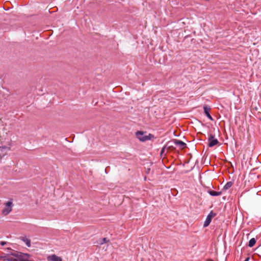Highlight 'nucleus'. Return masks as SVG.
<instances>
[{"label": "nucleus", "instance_id": "f257e3e1", "mask_svg": "<svg viewBox=\"0 0 261 261\" xmlns=\"http://www.w3.org/2000/svg\"><path fill=\"white\" fill-rule=\"evenodd\" d=\"M136 136L137 138L141 142H145L147 140H151L154 138V136L151 134L146 135V132L142 131H137L136 132Z\"/></svg>", "mask_w": 261, "mask_h": 261}, {"label": "nucleus", "instance_id": "f03ea898", "mask_svg": "<svg viewBox=\"0 0 261 261\" xmlns=\"http://www.w3.org/2000/svg\"><path fill=\"white\" fill-rule=\"evenodd\" d=\"M4 208L2 211V214L3 216L8 215L12 210V208L14 206L13 203L12 199L7 201L4 203Z\"/></svg>", "mask_w": 261, "mask_h": 261}, {"label": "nucleus", "instance_id": "7ed1b4c3", "mask_svg": "<svg viewBox=\"0 0 261 261\" xmlns=\"http://www.w3.org/2000/svg\"><path fill=\"white\" fill-rule=\"evenodd\" d=\"M216 215V214L214 213L213 211H211L207 216L206 219L204 222L203 227L208 226L211 223L213 218Z\"/></svg>", "mask_w": 261, "mask_h": 261}, {"label": "nucleus", "instance_id": "20e7f679", "mask_svg": "<svg viewBox=\"0 0 261 261\" xmlns=\"http://www.w3.org/2000/svg\"><path fill=\"white\" fill-rule=\"evenodd\" d=\"M219 143L217 139L215 138V136L211 134L208 138V146L212 147Z\"/></svg>", "mask_w": 261, "mask_h": 261}, {"label": "nucleus", "instance_id": "39448f33", "mask_svg": "<svg viewBox=\"0 0 261 261\" xmlns=\"http://www.w3.org/2000/svg\"><path fill=\"white\" fill-rule=\"evenodd\" d=\"M210 110H211V108L208 106L205 105L203 106V111H204V114L210 120L213 121L214 119L210 114Z\"/></svg>", "mask_w": 261, "mask_h": 261}, {"label": "nucleus", "instance_id": "423d86ee", "mask_svg": "<svg viewBox=\"0 0 261 261\" xmlns=\"http://www.w3.org/2000/svg\"><path fill=\"white\" fill-rule=\"evenodd\" d=\"M31 255L28 253H22L19 256V258L18 261H34L32 259H30Z\"/></svg>", "mask_w": 261, "mask_h": 261}, {"label": "nucleus", "instance_id": "0eeeda50", "mask_svg": "<svg viewBox=\"0 0 261 261\" xmlns=\"http://www.w3.org/2000/svg\"><path fill=\"white\" fill-rule=\"evenodd\" d=\"M8 250H11L10 252H9L8 253V255H12V256H15L16 257V260H18V259L19 258V256L20 255H21L22 253L21 252H18V251H15V250H12L11 248H7Z\"/></svg>", "mask_w": 261, "mask_h": 261}, {"label": "nucleus", "instance_id": "6e6552de", "mask_svg": "<svg viewBox=\"0 0 261 261\" xmlns=\"http://www.w3.org/2000/svg\"><path fill=\"white\" fill-rule=\"evenodd\" d=\"M48 260L50 261H62L61 257L57 256L56 254H52L48 257Z\"/></svg>", "mask_w": 261, "mask_h": 261}, {"label": "nucleus", "instance_id": "1a4fd4ad", "mask_svg": "<svg viewBox=\"0 0 261 261\" xmlns=\"http://www.w3.org/2000/svg\"><path fill=\"white\" fill-rule=\"evenodd\" d=\"M20 240L22 241L26 245L27 247H31V245L30 239L26 238L25 237H20Z\"/></svg>", "mask_w": 261, "mask_h": 261}, {"label": "nucleus", "instance_id": "9d476101", "mask_svg": "<svg viewBox=\"0 0 261 261\" xmlns=\"http://www.w3.org/2000/svg\"><path fill=\"white\" fill-rule=\"evenodd\" d=\"M173 142L175 145L179 146L182 148L185 147L187 146L186 143L180 140L174 139L173 140Z\"/></svg>", "mask_w": 261, "mask_h": 261}, {"label": "nucleus", "instance_id": "9b49d317", "mask_svg": "<svg viewBox=\"0 0 261 261\" xmlns=\"http://www.w3.org/2000/svg\"><path fill=\"white\" fill-rule=\"evenodd\" d=\"M207 193L212 196H218L222 194V192H217L214 190H209L207 191Z\"/></svg>", "mask_w": 261, "mask_h": 261}, {"label": "nucleus", "instance_id": "f8f14e48", "mask_svg": "<svg viewBox=\"0 0 261 261\" xmlns=\"http://www.w3.org/2000/svg\"><path fill=\"white\" fill-rule=\"evenodd\" d=\"M233 185V182L232 181H228L227 182L225 185L224 186L222 190L223 191H226L229 188H230Z\"/></svg>", "mask_w": 261, "mask_h": 261}, {"label": "nucleus", "instance_id": "ddd939ff", "mask_svg": "<svg viewBox=\"0 0 261 261\" xmlns=\"http://www.w3.org/2000/svg\"><path fill=\"white\" fill-rule=\"evenodd\" d=\"M256 242V241L255 238H251L249 241L248 245V246L249 247H252L255 244Z\"/></svg>", "mask_w": 261, "mask_h": 261}, {"label": "nucleus", "instance_id": "4468645a", "mask_svg": "<svg viewBox=\"0 0 261 261\" xmlns=\"http://www.w3.org/2000/svg\"><path fill=\"white\" fill-rule=\"evenodd\" d=\"M0 258H3L4 260L7 261H13V259L12 258H9L7 256H1Z\"/></svg>", "mask_w": 261, "mask_h": 261}, {"label": "nucleus", "instance_id": "2eb2a0df", "mask_svg": "<svg viewBox=\"0 0 261 261\" xmlns=\"http://www.w3.org/2000/svg\"><path fill=\"white\" fill-rule=\"evenodd\" d=\"M6 148H8L9 150H10V147H8L7 146H0V149H6Z\"/></svg>", "mask_w": 261, "mask_h": 261}, {"label": "nucleus", "instance_id": "dca6fc26", "mask_svg": "<svg viewBox=\"0 0 261 261\" xmlns=\"http://www.w3.org/2000/svg\"><path fill=\"white\" fill-rule=\"evenodd\" d=\"M107 238H103L102 240V242L101 243V244H103V243H106L107 242Z\"/></svg>", "mask_w": 261, "mask_h": 261}, {"label": "nucleus", "instance_id": "f3484780", "mask_svg": "<svg viewBox=\"0 0 261 261\" xmlns=\"http://www.w3.org/2000/svg\"><path fill=\"white\" fill-rule=\"evenodd\" d=\"M7 244L6 242L5 241H1L0 242V245L2 246H4Z\"/></svg>", "mask_w": 261, "mask_h": 261}, {"label": "nucleus", "instance_id": "a211bd4d", "mask_svg": "<svg viewBox=\"0 0 261 261\" xmlns=\"http://www.w3.org/2000/svg\"><path fill=\"white\" fill-rule=\"evenodd\" d=\"M249 259H250V257H248L246 258V259L244 261H249Z\"/></svg>", "mask_w": 261, "mask_h": 261}, {"label": "nucleus", "instance_id": "6ab92c4d", "mask_svg": "<svg viewBox=\"0 0 261 261\" xmlns=\"http://www.w3.org/2000/svg\"><path fill=\"white\" fill-rule=\"evenodd\" d=\"M164 150V148H163V149H162L161 151V154H162L163 153Z\"/></svg>", "mask_w": 261, "mask_h": 261}, {"label": "nucleus", "instance_id": "aec40b11", "mask_svg": "<svg viewBox=\"0 0 261 261\" xmlns=\"http://www.w3.org/2000/svg\"><path fill=\"white\" fill-rule=\"evenodd\" d=\"M150 170V168L147 169V171H146L147 173L149 172Z\"/></svg>", "mask_w": 261, "mask_h": 261}, {"label": "nucleus", "instance_id": "412c9836", "mask_svg": "<svg viewBox=\"0 0 261 261\" xmlns=\"http://www.w3.org/2000/svg\"><path fill=\"white\" fill-rule=\"evenodd\" d=\"M260 246H261V244L257 247V248H259Z\"/></svg>", "mask_w": 261, "mask_h": 261}, {"label": "nucleus", "instance_id": "4be33fe9", "mask_svg": "<svg viewBox=\"0 0 261 261\" xmlns=\"http://www.w3.org/2000/svg\"><path fill=\"white\" fill-rule=\"evenodd\" d=\"M260 120L261 121V118H259Z\"/></svg>", "mask_w": 261, "mask_h": 261}]
</instances>
